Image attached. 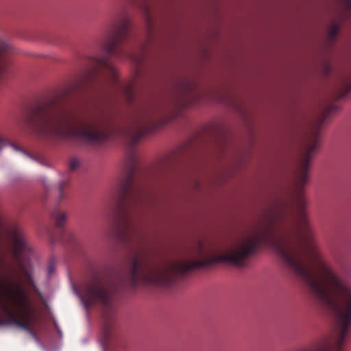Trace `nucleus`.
Here are the masks:
<instances>
[{"mask_svg": "<svg viewBox=\"0 0 351 351\" xmlns=\"http://www.w3.org/2000/svg\"><path fill=\"white\" fill-rule=\"evenodd\" d=\"M5 241L10 247L23 283L40 296L32 276L31 265L26 261L32 252L26 234L18 223L6 221L0 215L1 267L5 265ZM35 319V309L22 282L10 275L0 274V326L15 325L37 339Z\"/></svg>", "mask_w": 351, "mask_h": 351, "instance_id": "7ed1b4c3", "label": "nucleus"}, {"mask_svg": "<svg viewBox=\"0 0 351 351\" xmlns=\"http://www.w3.org/2000/svg\"><path fill=\"white\" fill-rule=\"evenodd\" d=\"M11 49L12 47L9 44L0 40V81L5 73L8 67V62L4 57V53L10 52ZM2 139L0 138V150L2 148Z\"/></svg>", "mask_w": 351, "mask_h": 351, "instance_id": "0eeeda50", "label": "nucleus"}, {"mask_svg": "<svg viewBox=\"0 0 351 351\" xmlns=\"http://www.w3.org/2000/svg\"><path fill=\"white\" fill-rule=\"evenodd\" d=\"M137 171L136 154L130 152L123 162L122 174L117 183V200L112 211V228L121 239L127 242H132L136 236L141 237L128 213L131 204H141L146 196L145 189L135 178Z\"/></svg>", "mask_w": 351, "mask_h": 351, "instance_id": "20e7f679", "label": "nucleus"}, {"mask_svg": "<svg viewBox=\"0 0 351 351\" xmlns=\"http://www.w3.org/2000/svg\"><path fill=\"white\" fill-rule=\"evenodd\" d=\"M339 29V25L337 23H335L330 27L328 31V37L330 40H333L337 36Z\"/></svg>", "mask_w": 351, "mask_h": 351, "instance_id": "1a4fd4ad", "label": "nucleus"}, {"mask_svg": "<svg viewBox=\"0 0 351 351\" xmlns=\"http://www.w3.org/2000/svg\"><path fill=\"white\" fill-rule=\"evenodd\" d=\"M80 166V161L76 158H72L70 161L69 169L71 171L75 170Z\"/></svg>", "mask_w": 351, "mask_h": 351, "instance_id": "9d476101", "label": "nucleus"}, {"mask_svg": "<svg viewBox=\"0 0 351 351\" xmlns=\"http://www.w3.org/2000/svg\"><path fill=\"white\" fill-rule=\"evenodd\" d=\"M11 146L14 148V150H16L17 152H21L22 153L25 154V152L21 147L17 146L16 145L11 144Z\"/></svg>", "mask_w": 351, "mask_h": 351, "instance_id": "f8f14e48", "label": "nucleus"}, {"mask_svg": "<svg viewBox=\"0 0 351 351\" xmlns=\"http://www.w3.org/2000/svg\"><path fill=\"white\" fill-rule=\"evenodd\" d=\"M65 185H66L65 182H61L59 184V192H60L59 198H60V199H62L64 198V193H63L62 190Z\"/></svg>", "mask_w": 351, "mask_h": 351, "instance_id": "9b49d317", "label": "nucleus"}, {"mask_svg": "<svg viewBox=\"0 0 351 351\" xmlns=\"http://www.w3.org/2000/svg\"><path fill=\"white\" fill-rule=\"evenodd\" d=\"M8 268L9 270H10L12 273H15V270L10 265H8Z\"/></svg>", "mask_w": 351, "mask_h": 351, "instance_id": "2eb2a0df", "label": "nucleus"}, {"mask_svg": "<svg viewBox=\"0 0 351 351\" xmlns=\"http://www.w3.org/2000/svg\"><path fill=\"white\" fill-rule=\"evenodd\" d=\"M351 10V0H341Z\"/></svg>", "mask_w": 351, "mask_h": 351, "instance_id": "ddd939ff", "label": "nucleus"}, {"mask_svg": "<svg viewBox=\"0 0 351 351\" xmlns=\"http://www.w3.org/2000/svg\"><path fill=\"white\" fill-rule=\"evenodd\" d=\"M5 241L10 247L23 283L40 296L32 276L31 265L26 261L32 252L26 234L18 223L6 221L0 215L1 267L5 265ZM35 319V309L22 282L10 275L0 274V326L15 325L37 339Z\"/></svg>", "mask_w": 351, "mask_h": 351, "instance_id": "f03ea898", "label": "nucleus"}, {"mask_svg": "<svg viewBox=\"0 0 351 351\" xmlns=\"http://www.w3.org/2000/svg\"><path fill=\"white\" fill-rule=\"evenodd\" d=\"M51 217L55 221V225L56 228L58 229H61L63 227L67 217L65 213L55 210L51 214Z\"/></svg>", "mask_w": 351, "mask_h": 351, "instance_id": "6e6552de", "label": "nucleus"}, {"mask_svg": "<svg viewBox=\"0 0 351 351\" xmlns=\"http://www.w3.org/2000/svg\"><path fill=\"white\" fill-rule=\"evenodd\" d=\"M130 29V22L125 11L114 14L101 43L106 55L91 58L93 65L84 76L73 82L58 98L37 105L25 117L26 124L34 129L39 138L49 141L77 139L94 145L105 141L110 130L108 116L95 114L81 120L73 110L61 104L60 101L83 89L100 74V70L108 73L112 83L118 82L116 69L110 61V56L128 58L136 64L141 62L143 47L138 53H128L121 47L129 37Z\"/></svg>", "mask_w": 351, "mask_h": 351, "instance_id": "f257e3e1", "label": "nucleus"}, {"mask_svg": "<svg viewBox=\"0 0 351 351\" xmlns=\"http://www.w3.org/2000/svg\"><path fill=\"white\" fill-rule=\"evenodd\" d=\"M154 126V121L150 119L136 120L126 131L127 138L131 145L134 146L141 137L152 130Z\"/></svg>", "mask_w": 351, "mask_h": 351, "instance_id": "423d86ee", "label": "nucleus"}, {"mask_svg": "<svg viewBox=\"0 0 351 351\" xmlns=\"http://www.w3.org/2000/svg\"><path fill=\"white\" fill-rule=\"evenodd\" d=\"M128 94L129 97H131L132 93L130 91H128Z\"/></svg>", "mask_w": 351, "mask_h": 351, "instance_id": "dca6fc26", "label": "nucleus"}, {"mask_svg": "<svg viewBox=\"0 0 351 351\" xmlns=\"http://www.w3.org/2000/svg\"><path fill=\"white\" fill-rule=\"evenodd\" d=\"M117 282L111 275L99 276L80 287L78 294L86 308L95 304H99L104 311V324L100 341L104 351L111 350L119 346L121 339L117 334L112 309V297L117 289Z\"/></svg>", "mask_w": 351, "mask_h": 351, "instance_id": "39448f33", "label": "nucleus"}, {"mask_svg": "<svg viewBox=\"0 0 351 351\" xmlns=\"http://www.w3.org/2000/svg\"><path fill=\"white\" fill-rule=\"evenodd\" d=\"M53 271H54V267H53V265H50L49 266V274H52V273L53 272Z\"/></svg>", "mask_w": 351, "mask_h": 351, "instance_id": "4468645a", "label": "nucleus"}]
</instances>
